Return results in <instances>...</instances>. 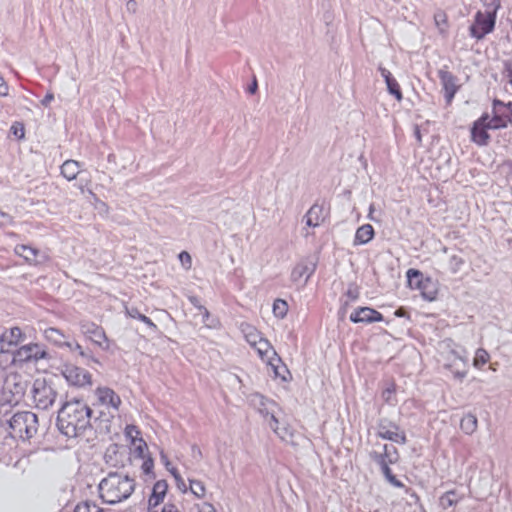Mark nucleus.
<instances>
[{
    "mask_svg": "<svg viewBox=\"0 0 512 512\" xmlns=\"http://www.w3.org/2000/svg\"><path fill=\"white\" fill-rule=\"evenodd\" d=\"M489 359H490L489 353L485 349L479 348L476 351V354H475V357L473 360V365L476 368H480L483 365H485L489 361Z\"/></svg>",
    "mask_w": 512,
    "mask_h": 512,
    "instance_id": "obj_36",
    "label": "nucleus"
},
{
    "mask_svg": "<svg viewBox=\"0 0 512 512\" xmlns=\"http://www.w3.org/2000/svg\"><path fill=\"white\" fill-rule=\"evenodd\" d=\"M134 446V456L136 458L144 459L145 457H147L145 452L148 451V446L147 443L143 440V438L140 437Z\"/></svg>",
    "mask_w": 512,
    "mask_h": 512,
    "instance_id": "obj_37",
    "label": "nucleus"
},
{
    "mask_svg": "<svg viewBox=\"0 0 512 512\" xmlns=\"http://www.w3.org/2000/svg\"><path fill=\"white\" fill-rule=\"evenodd\" d=\"M414 136H415L418 144L420 145L422 142V135H421L420 127L418 125L414 126Z\"/></svg>",
    "mask_w": 512,
    "mask_h": 512,
    "instance_id": "obj_55",
    "label": "nucleus"
},
{
    "mask_svg": "<svg viewBox=\"0 0 512 512\" xmlns=\"http://www.w3.org/2000/svg\"><path fill=\"white\" fill-rule=\"evenodd\" d=\"M126 314L131 318L138 319L143 322L152 333L155 334L159 331L157 325L149 317L142 314L138 308L126 307Z\"/></svg>",
    "mask_w": 512,
    "mask_h": 512,
    "instance_id": "obj_27",
    "label": "nucleus"
},
{
    "mask_svg": "<svg viewBox=\"0 0 512 512\" xmlns=\"http://www.w3.org/2000/svg\"><path fill=\"white\" fill-rule=\"evenodd\" d=\"M377 436L384 440L406 444L407 437L403 430L395 422L388 418H381L377 422Z\"/></svg>",
    "mask_w": 512,
    "mask_h": 512,
    "instance_id": "obj_7",
    "label": "nucleus"
},
{
    "mask_svg": "<svg viewBox=\"0 0 512 512\" xmlns=\"http://www.w3.org/2000/svg\"><path fill=\"white\" fill-rule=\"evenodd\" d=\"M273 314L278 319H283L286 317L288 312V304L283 299H276L273 303Z\"/></svg>",
    "mask_w": 512,
    "mask_h": 512,
    "instance_id": "obj_32",
    "label": "nucleus"
},
{
    "mask_svg": "<svg viewBox=\"0 0 512 512\" xmlns=\"http://www.w3.org/2000/svg\"><path fill=\"white\" fill-rule=\"evenodd\" d=\"M258 89L257 80L254 78L253 82L248 86L247 92L250 94H254Z\"/></svg>",
    "mask_w": 512,
    "mask_h": 512,
    "instance_id": "obj_56",
    "label": "nucleus"
},
{
    "mask_svg": "<svg viewBox=\"0 0 512 512\" xmlns=\"http://www.w3.org/2000/svg\"><path fill=\"white\" fill-rule=\"evenodd\" d=\"M3 219V220H7V221H10L11 220V217L7 214V213H4V212H1L0 211V219Z\"/></svg>",
    "mask_w": 512,
    "mask_h": 512,
    "instance_id": "obj_64",
    "label": "nucleus"
},
{
    "mask_svg": "<svg viewBox=\"0 0 512 512\" xmlns=\"http://www.w3.org/2000/svg\"><path fill=\"white\" fill-rule=\"evenodd\" d=\"M395 392V386L394 384H392L391 386L387 387L383 392H382V397L384 399L385 402L387 403H390L391 402V396L392 394Z\"/></svg>",
    "mask_w": 512,
    "mask_h": 512,
    "instance_id": "obj_49",
    "label": "nucleus"
},
{
    "mask_svg": "<svg viewBox=\"0 0 512 512\" xmlns=\"http://www.w3.org/2000/svg\"><path fill=\"white\" fill-rule=\"evenodd\" d=\"M353 323L370 324L384 320L383 315L371 307H358L349 317Z\"/></svg>",
    "mask_w": 512,
    "mask_h": 512,
    "instance_id": "obj_16",
    "label": "nucleus"
},
{
    "mask_svg": "<svg viewBox=\"0 0 512 512\" xmlns=\"http://www.w3.org/2000/svg\"><path fill=\"white\" fill-rule=\"evenodd\" d=\"M98 489L103 503L112 505L131 496L135 489V481L128 475L109 472L107 477L100 481Z\"/></svg>",
    "mask_w": 512,
    "mask_h": 512,
    "instance_id": "obj_2",
    "label": "nucleus"
},
{
    "mask_svg": "<svg viewBox=\"0 0 512 512\" xmlns=\"http://www.w3.org/2000/svg\"><path fill=\"white\" fill-rule=\"evenodd\" d=\"M61 175L68 181L76 179L80 172V163L76 160H66L60 167Z\"/></svg>",
    "mask_w": 512,
    "mask_h": 512,
    "instance_id": "obj_25",
    "label": "nucleus"
},
{
    "mask_svg": "<svg viewBox=\"0 0 512 512\" xmlns=\"http://www.w3.org/2000/svg\"><path fill=\"white\" fill-rule=\"evenodd\" d=\"M168 490V483L166 480H158L154 483L152 492L148 499V510H153L160 503L163 502Z\"/></svg>",
    "mask_w": 512,
    "mask_h": 512,
    "instance_id": "obj_18",
    "label": "nucleus"
},
{
    "mask_svg": "<svg viewBox=\"0 0 512 512\" xmlns=\"http://www.w3.org/2000/svg\"><path fill=\"white\" fill-rule=\"evenodd\" d=\"M441 19H442L443 22H445V15L444 14H440V15H436L435 16V21H436V23L438 25H439V21H441Z\"/></svg>",
    "mask_w": 512,
    "mask_h": 512,
    "instance_id": "obj_62",
    "label": "nucleus"
},
{
    "mask_svg": "<svg viewBox=\"0 0 512 512\" xmlns=\"http://www.w3.org/2000/svg\"><path fill=\"white\" fill-rule=\"evenodd\" d=\"M346 296L348 298H350L352 301L357 300L360 296V291H359L358 286L355 284H350L346 291Z\"/></svg>",
    "mask_w": 512,
    "mask_h": 512,
    "instance_id": "obj_44",
    "label": "nucleus"
},
{
    "mask_svg": "<svg viewBox=\"0 0 512 512\" xmlns=\"http://www.w3.org/2000/svg\"><path fill=\"white\" fill-rule=\"evenodd\" d=\"M202 313V321L205 323V325L209 328L215 327L216 324L214 323V320L209 322L210 318V312L207 310L206 307L200 311Z\"/></svg>",
    "mask_w": 512,
    "mask_h": 512,
    "instance_id": "obj_47",
    "label": "nucleus"
},
{
    "mask_svg": "<svg viewBox=\"0 0 512 512\" xmlns=\"http://www.w3.org/2000/svg\"><path fill=\"white\" fill-rule=\"evenodd\" d=\"M405 314H406V312L403 308L397 309L395 311V316H397V317H404Z\"/></svg>",
    "mask_w": 512,
    "mask_h": 512,
    "instance_id": "obj_60",
    "label": "nucleus"
},
{
    "mask_svg": "<svg viewBox=\"0 0 512 512\" xmlns=\"http://www.w3.org/2000/svg\"><path fill=\"white\" fill-rule=\"evenodd\" d=\"M189 483V490L195 497L203 498L205 496L206 489L202 481L196 479H189Z\"/></svg>",
    "mask_w": 512,
    "mask_h": 512,
    "instance_id": "obj_33",
    "label": "nucleus"
},
{
    "mask_svg": "<svg viewBox=\"0 0 512 512\" xmlns=\"http://www.w3.org/2000/svg\"><path fill=\"white\" fill-rule=\"evenodd\" d=\"M54 100V94L52 92H47L44 98L41 100V105L44 107L49 106V104Z\"/></svg>",
    "mask_w": 512,
    "mask_h": 512,
    "instance_id": "obj_53",
    "label": "nucleus"
},
{
    "mask_svg": "<svg viewBox=\"0 0 512 512\" xmlns=\"http://www.w3.org/2000/svg\"><path fill=\"white\" fill-rule=\"evenodd\" d=\"M192 453H193V457L196 458V457H199L201 458L202 457V452L200 450V448L196 445H193L192 446Z\"/></svg>",
    "mask_w": 512,
    "mask_h": 512,
    "instance_id": "obj_57",
    "label": "nucleus"
},
{
    "mask_svg": "<svg viewBox=\"0 0 512 512\" xmlns=\"http://www.w3.org/2000/svg\"><path fill=\"white\" fill-rule=\"evenodd\" d=\"M79 356H81L83 359H87V360H91L93 361L94 363H97V364H100V362L94 358L91 353H89L88 351L82 349L79 353H78Z\"/></svg>",
    "mask_w": 512,
    "mask_h": 512,
    "instance_id": "obj_52",
    "label": "nucleus"
},
{
    "mask_svg": "<svg viewBox=\"0 0 512 512\" xmlns=\"http://www.w3.org/2000/svg\"><path fill=\"white\" fill-rule=\"evenodd\" d=\"M188 300L199 311L204 309V306L201 304L199 297H197L195 295H190V296H188Z\"/></svg>",
    "mask_w": 512,
    "mask_h": 512,
    "instance_id": "obj_50",
    "label": "nucleus"
},
{
    "mask_svg": "<svg viewBox=\"0 0 512 512\" xmlns=\"http://www.w3.org/2000/svg\"><path fill=\"white\" fill-rule=\"evenodd\" d=\"M15 388H16V390H17V391H16V393H17L19 396H21V395L23 394V388H22L21 384H19V383H18V384H15Z\"/></svg>",
    "mask_w": 512,
    "mask_h": 512,
    "instance_id": "obj_61",
    "label": "nucleus"
},
{
    "mask_svg": "<svg viewBox=\"0 0 512 512\" xmlns=\"http://www.w3.org/2000/svg\"><path fill=\"white\" fill-rule=\"evenodd\" d=\"M31 392L35 406L41 410L49 409L57 398V391L52 382L45 378L35 379Z\"/></svg>",
    "mask_w": 512,
    "mask_h": 512,
    "instance_id": "obj_4",
    "label": "nucleus"
},
{
    "mask_svg": "<svg viewBox=\"0 0 512 512\" xmlns=\"http://www.w3.org/2000/svg\"><path fill=\"white\" fill-rule=\"evenodd\" d=\"M126 8L129 12L135 13L137 10V2L135 0H129L126 3Z\"/></svg>",
    "mask_w": 512,
    "mask_h": 512,
    "instance_id": "obj_54",
    "label": "nucleus"
},
{
    "mask_svg": "<svg viewBox=\"0 0 512 512\" xmlns=\"http://www.w3.org/2000/svg\"><path fill=\"white\" fill-rule=\"evenodd\" d=\"M466 371H457L454 373L455 378H458L460 380L464 379L466 377Z\"/></svg>",
    "mask_w": 512,
    "mask_h": 512,
    "instance_id": "obj_59",
    "label": "nucleus"
},
{
    "mask_svg": "<svg viewBox=\"0 0 512 512\" xmlns=\"http://www.w3.org/2000/svg\"><path fill=\"white\" fill-rule=\"evenodd\" d=\"M153 468H154V460L151 457V455L148 453L147 457L144 458V462L141 466V469L144 474L151 475L153 478H155Z\"/></svg>",
    "mask_w": 512,
    "mask_h": 512,
    "instance_id": "obj_40",
    "label": "nucleus"
},
{
    "mask_svg": "<svg viewBox=\"0 0 512 512\" xmlns=\"http://www.w3.org/2000/svg\"><path fill=\"white\" fill-rule=\"evenodd\" d=\"M141 434L140 430L135 425H127L125 428V435L130 439L131 444L135 445L138 441V436Z\"/></svg>",
    "mask_w": 512,
    "mask_h": 512,
    "instance_id": "obj_38",
    "label": "nucleus"
},
{
    "mask_svg": "<svg viewBox=\"0 0 512 512\" xmlns=\"http://www.w3.org/2000/svg\"><path fill=\"white\" fill-rule=\"evenodd\" d=\"M81 331L86 335L93 343L101 347L103 350L109 349V340L106 336L104 329L93 323V322H82Z\"/></svg>",
    "mask_w": 512,
    "mask_h": 512,
    "instance_id": "obj_14",
    "label": "nucleus"
},
{
    "mask_svg": "<svg viewBox=\"0 0 512 512\" xmlns=\"http://www.w3.org/2000/svg\"><path fill=\"white\" fill-rule=\"evenodd\" d=\"M477 426V417L472 413L465 414L460 421V428L467 435L473 434L476 431Z\"/></svg>",
    "mask_w": 512,
    "mask_h": 512,
    "instance_id": "obj_28",
    "label": "nucleus"
},
{
    "mask_svg": "<svg viewBox=\"0 0 512 512\" xmlns=\"http://www.w3.org/2000/svg\"><path fill=\"white\" fill-rule=\"evenodd\" d=\"M61 374L69 383V385L84 388L92 385V376L84 368L78 367L73 364H64Z\"/></svg>",
    "mask_w": 512,
    "mask_h": 512,
    "instance_id": "obj_8",
    "label": "nucleus"
},
{
    "mask_svg": "<svg viewBox=\"0 0 512 512\" xmlns=\"http://www.w3.org/2000/svg\"><path fill=\"white\" fill-rule=\"evenodd\" d=\"M487 113H483L477 120H475L471 127V141L480 147L487 146L490 142V134L488 130H491L490 126L486 122Z\"/></svg>",
    "mask_w": 512,
    "mask_h": 512,
    "instance_id": "obj_13",
    "label": "nucleus"
},
{
    "mask_svg": "<svg viewBox=\"0 0 512 512\" xmlns=\"http://www.w3.org/2000/svg\"><path fill=\"white\" fill-rule=\"evenodd\" d=\"M486 122L491 130L506 128L512 124V102L504 103L499 99H494L492 116L487 113Z\"/></svg>",
    "mask_w": 512,
    "mask_h": 512,
    "instance_id": "obj_6",
    "label": "nucleus"
},
{
    "mask_svg": "<svg viewBox=\"0 0 512 512\" xmlns=\"http://www.w3.org/2000/svg\"><path fill=\"white\" fill-rule=\"evenodd\" d=\"M504 72L509 78V83L512 84V57L503 61Z\"/></svg>",
    "mask_w": 512,
    "mask_h": 512,
    "instance_id": "obj_46",
    "label": "nucleus"
},
{
    "mask_svg": "<svg viewBox=\"0 0 512 512\" xmlns=\"http://www.w3.org/2000/svg\"><path fill=\"white\" fill-rule=\"evenodd\" d=\"M379 454L389 455L390 459H393L394 463H397L400 459V455L397 448L388 444L383 445V452H379Z\"/></svg>",
    "mask_w": 512,
    "mask_h": 512,
    "instance_id": "obj_41",
    "label": "nucleus"
},
{
    "mask_svg": "<svg viewBox=\"0 0 512 512\" xmlns=\"http://www.w3.org/2000/svg\"><path fill=\"white\" fill-rule=\"evenodd\" d=\"M3 219V220H7V221H10L11 220V217L7 214V213H4V212H1L0 211V219Z\"/></svg>",
    "mask_w": 512,
    "mask_h": 512,
    "instance_id": "obj_63",
    "label": "nucleus"
},
{
    "mask_svg": "<svg viewBox=\"0 0 512 512\" xmlns=\"http://www.w3.org/2000/svg\"><path fill=\"white\" fill-rule=\"evenodd\" d=\"M496 19L493 14L476 12L474 23L469 27L470 36L477 40L484 38L495 29Z\"/></svg>",
    "mask_w": 512,
    "mask_h": 512,
    "instance_id": "obj_9",
    "label": "nucleus"
},
{
    "mask_svg": "<svg viewBox=\"0 0 512 512\" xmlns=\"http://www.w3.org/2000/svg\"><path fill=\"white\" fill-rule=\"evenodd\" d=\"M316 263H300L298 264L291 273V278L293 281H298L302 277H305V281H307L312 274L315 272Z\"/></svg>",
    "mask_w": 512,
    "mask_h": 512,
    "instance_id": "obj_24",
    "label": "nucleus"
},
{
    "mask_svg": "<svg viewBox=\"0 0 512 512\" xmlns=\"http://www.w3.org/2000/svg\"><path fill=\"white\" fill-rule=\"evenodd\" d=\"M160 460L164 464L165 468L170 472L176 482V486L178 490L182 493H186L188 491V487L186 486L182 476L178 472L177 468L171 465V462L167 456V454L161 450L160 451Z\"/></svg>",
    "mask_w": 512,
    "mask_h": 512,
    "instance_id": "obj_21",
    "label": "nucleus"
},
{
    "mask_svg": "<svg viewBox=\"0 0 512 512\" xmlns=\"http://www.w3.org/2000/svg\"><path fill=\"white\" fill-rule=\"evenodd\" d=\"M421 296L427 301H434L438 295V282L431 277H426L418 288Z\"/></svg>",
    "mask_w": 512,
    "mask_h": 512,
    "instance_id": "obj_22",
    "label": "nucleus"
},
{
    "mask_svg": "<svg viewBox=\"0 0 512 512\" xmlns=\"http://www.w3.org/2000/svg\"><path fill=\"white\" fill-rule=\"evenodd\" d=\"M265 415L266 416H270V427L271 429L282 439V440H285L288 436H292V432L290 430L289 427L287 426H284L282 428H280L278 426L279 424V421L278 419L276 418V416L274 414H269L268 411L265 412Z\"/></svg>",
    "mask_w": 512,
    "mask_h": 512,
    "instance_id": "obj_30",
    "label": "nucleus"
},
{
    "mask_svg": "<svg viewBox=\"0 0 512 512\" xmlns=\"http://www.w3.org/2000/svg\"><path fill=\"white\" fill-rule=\"evenodd\" d=\"M14 251L18 256L23 257L30 265H39L46 260V256L42 254L39 249L29 245H16Z\"/></svg>",
    "mask_w": 512,
    "mask_h": 512,
    "instance_id": "obj_17",
    "label": "nucleus"
},
{
    "mask_svg": "<svg viewBox=\"0 0 512 512\" xmlns=\"http://www.w3.org/2000/svg\"><path fill=\"white\" fill-rule=\"evenodd\" d=\"M50 358L51 356L44 345L29 343L15 349L12 354V363H37L40 360H49Z\"/></svg>",
    "mask_w": 512,
    "mask_h": 512,
    "instance_id": "obj_5",
    "label": "nucleus"
},
{
    "mask_svg": "<svg viewBox=\"0 0 512 512\" xmlns=\"http://www.w3.org/2000/svg\"><path fill=\"white\" fill-rule=\"evenodd\" d=\"M438 77L444 91V98L449 104L459 90V85L457 84L458 79L448 70V66H444L438 70Z\"/></svg>",
    "mask_w": 512,
    "mask_h": 512,
    "instance_id": "obj_15",
    "label": "nucleus"
},
{
    "mask_svg": "<svg viewBox=\"0 0 512 512\" xmlns=\"http://www.w3.org/2000/svg\"><path fill=\"white\" fill-rule=\"evenodd\" d=\"M92 413V409L82 399L66 401L58 411L57 428L66 437L75 438L91 427Z\"/></svg>",
    "mask_w": 512,
    "mask_h": 512,
    "instance_id": "obj_1",
    "label": "nucleus"
},
{
    "mask_svg": "<svg viewBox=\"0 0 512 512\" xmlns=\"http://www.w3.org/2000/svg\"><path fill=\"white\" fill-rule=\"evenodd\" d=\"M204 512H217L214 506L210 503L204 504Z\"/></svg>",
    "mask_w": 512,
    "mask_h": 512,
    "instance_id": "obj_58",
    "label": "nucleus"
},
{
    "mask_svg": "<svg viewBox=\"0 0 512 512\" xmlns=\"http://www.w3.org/2000/svg\"><path fill=\"white\" fill-rule=\"evenodd\" d=\"M450 267L453 272H457L464 264V260L458 255H452L449 259Z\"/></svg>",
    "mask_w": 512,
    "mask_h": 512,
    "instance_id": "obj_43",
    "label": "nucleus"
},
{
    "mask_svg": "<svg viewBox=\"0 0 512 512\" xmlns=\"http://www.w3.org/2000/svg\"><path fill=\"white\" fill-rule=\"evenodd\" d=\"M64 347L68 348L71 352L77 353H79L83 349V347L77 341H75L74 339H70V337L68 338Z\"/></svg>",
    "mask_w": 512,
    "mask_h": 512,
    "instance_id": "obj_45",
    "label": "nucleus"
},
{
    "mask_svg": "<svg viewBox=\"0 0 512 512\" xmlns=\"http://www.w3.org/2000/svg\"><path fill=\"white\" fill-rule=\"evenodd\" d=\"M483 6L486 7L485 13L487 15L493 14L494 17L497 18V12L501 8V0H491L485 3Z\"/></svg>",
    "mask_w": 512,
    "mask_h": 512,
    "instance_id": "obj_39",
    "label": "nucleus"
},
{
    "mask_svg": "<svg viewBox=\"0 0 512 512\" xmlns=\"http://www.w3.org/2000/svg\"><path fill=\"white\" fill-rule=\"evenodd\" d=\"M73 512H105V510L98 507L94 502L83 501L76 505Z\"/></svg>",
    "mask_w": 512,
    "mask_h": 512,
    "instance_id": "obj_34",
    "label": "nucleus"
},
{
    "mask_svg": "<svg viewBox=\"0 0 512 512\" xmlns=\"http://www.w3.org/2000/svg\"><path fill=\"white\" fill-rule=\"evenodd\" d=\"M375 235V231L372 225L364 224L360 226L355 233L353 245H364L370 242Z\"/></svg>",
    "mask_w": 512,
    "mask_h": 512,
    "instance_id": "obj_23",
    "label": "nucleus"
},
{
    "mask_svg": "<svg viewBox=\"0 0 512 512\" xmlns=\"http://www.w3.org/2000/svg\"><path fill=\"white\" fill-rule=\"evenodd\" d=\"M10 132L19 140L25 137V128L20 122H14L10 128Z\"/></svg>",
    "mask_w": 512,
    "mask_h": 512,
    "instance_id": "obj_42",
    "label": "nucleus"
},
{
    "mask_svg": "<svg viewBox=\"0 0 512 512\" xmlns=\"http://www.w3.org/2000/svg\"><path fill=\"white\" fill-rule=\"evenodd\" d=\"M8 425L13 438L29 440L38 431V417L31 411H20L10 418Z\"/></svg>",
    "mask_w": 512,
    "mask_h": 512,
    "instance_id": "obj_3",
    "label": "nucleus"
},
{
    "mask_svg": "<svg viewBox=\"0 0 512 512\" xmlns=\"http://www.w3.org/2000/svg\"><path fill=\"white\" fill-rule=\"evenodd\" d=\"M259 348L258 352L263 358L264 354L268 352V349L272 351V357H269L268 364L271 366L274 372V376L277 378H281L283 381H287L285 374L290 375L285 364L282 363L281 358L277 355L276 351L271 347L268 340L261 338L258 342Z\"/></svg>",
    "mask_w": 512,
    "mask_h": 512,
    "instance_id": "obj_11",
    "label": "nucleus"
},
{
    "mask_svg": "<svg viewBox=\"0 0 512 512\" xmlns=\"http://www.w3.org/2000/svg\"><path fill=\"white\" fill-rule=\"evenodd\" d=\"M24 339L25 334L19 327L5 328L0 335V352L13 354Z\"/></svg>",
    "mask_w": 512,
    "mask_h": 512,
    "instance_id": "obj_12",
    "label": "nucleus"
},
{
    "mask_svg": "<svg viewBox=\"0 0 512 512\" xmlns=\"http://www.w3.org/2000/svg\"><path fill=\"white\" fill-rule=\"evenodd\" d=\"M326 212L322 204L315 203L305 214V222L308 227H318L325 220Z\"/></svg>",
    "mask_w": 512,
    "mask_h": 512,
    "instance_id": "obj_19",
    "label": "nucleus"
},
{
    "mask_svg": "<svg viewBox=\"0 0 512 512\" xmlns=\"http://www.w3.org/2000/svg\"><path fill=\"white\" fill-rule=\"evenodd\" d=\"M179 259L184 266H186L187 268L191 267V256L188 252L182 251L179 254Z\"/></svg>",
    "mask_w": 512,
    "mask_h": 512,
    "instance_id": "obj_48",
    "label": "nucleus"
},
{
    "mask_svg": "<svg viewBox=\"0 0 512 512\" xmlns=\"http://www.w3.org/2000/svg\"><path fill=\"white\" fill-rule=\"evenodd\" d=\"M386 86L389 94L393 95L398 101H401L403 99L400 85L398 84L397 80L394 77L392 79L387 80Z\"/></svg>",
    "mask_w": 512,
    "mask_h": 512,
    "instance_id": "obj_35",
    "label": "nucleus"
},
{
    "mask_svg": "<svg viewBox=\"0 0 512 512\" xmlns=\"http://www.w3.org/2000/svg\"><path fill=\"white\" fill-rule=\"evenodd\" d=\"M460 498L457 497L455 490L445 492L439 499L440 506L446 510L452 506H455L459 502Z\"/></svg>",
    "mask_w": 512,
    "mask_h": 512,
    "instance_id": "obj_31",
    "label": "nucleus"
},
{
    "mask_svg": "<svg viewBox=\"0 0 512 512\" xmlns=\"http://www.w3.org/2000/svg\"><path fill=\"white\" fill-rule=\"evenodd\" d=\"M378 71L380 72L381 76L383 77L385 83H387L388 79L393 78L391 72L388 69H386L385 67H383L382 65H379Z\"/></svg>",
    "mask_w": 512,
    "mask_h": 512,
    "instance_id": "obj_51",
    "label": "nucleus"
},
{
    "mask_svg": "<svg viewBox=\"0 0 512 512\" xmlns=\"http://www.w3.org/2000/svg\"><path fill=\"white\" fill-rule=\"evenodd\" d=\"M96 396L102 405L111 406L118 409L121 404L120 397L109 387H98L96 389Z\"/></svg>",
    "mask_w": 512,
    "mask_h": 512,
    "instance_id": "obj_20",
    "label": "nucleus"
},
{
    "mask_svg": "<svg viewBox=\"0 0 512 512\" xmlns=\"http://www.w3.org/2000/svg\"><path fill=\"white\" fill-rule=\"evenodd\" d=\"M407 283L411 289H417L421 286L423 280L426 278L424 274L417 269H408L406 272Z\"/></svg>",
    "mask_w": 512,
    "mask_h": 512,
    "instance_id": "obj_29",
    "label": "nucleus"
},
{
    "mask_svg": "<svg viewBox=\"0 0 512 512\" xmlns=\"http://www.w3.org/2000/svg\"><path fill=\"white\" fill-rule=\"evenodd\" d=\"M44 336L47 341L54 345L62 348L65 346L69 336L63 334V332L57 328L50 327L44 331Z\"/></svg>",
    "mask_w": 512,
    "mask_h": 512,
    "instance_id": "obj_26",
    "label": "nucleus"
},
{
    "mask_svg": "<svg viewBox=\"0 0 512 512\" xmlns=\"http://www.w3.org/2000/svg\"><path fill=\"white\" fill-rule=\"evenodd\" d=\"M369 458L379 466L384 478L389 484L396 488L404 487V484L396 478L390 468V465L395 463L393 459H390L389 455L379 454V452L372 450L369 452Z\"/></svg>",
    "mask_w": 512,
    "mask_h": 512,
    "instance_id": "obj_10",
    "label": "nucleus"
}]
</instances>
